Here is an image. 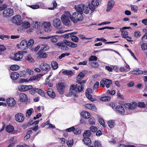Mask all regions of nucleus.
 Segmentation results:
<instances>
[{
    "mask_svg": "<svg viewBox=\"0 0 147 147\" xmlns=\"http://www.w3.org/2000/svg\"><path fill=\"white\" fill-rule=\"evenodd\" d=\"M71 15L68 11H65L64 14L63 15L61 18L63 23L65 25L69 26L71 25V22L69 20Z\"/></svg>",
    "mask_w": 147,
    "mask_h": 147,
    "instance_id": "f257e3e1",
    "label": "nucleus"
},
{
    "mask_svg": "<svg viewBox=\"0 0 147 147\" xmlns=\"http://www.w3.org/2000/svg\"><path fill=\"white\" fill-rule=\"evenodd\" d=\"M83 19L82 13L80 11H77L73 13L71 18V20L74 23H76L78 21H81Z\"/></svg>",
    "mask_w": 147,
    "mask_h": 147,
    "instance_id": "f03ea898",
    "label": "nucleus"
},
{
    "mask_svg": "<svg viewBox=\"0 0 147 147\" xmlns=\"http://www.w3.org/2000/svg\"><path fill=\"white\" fill-rule=\"evenodd\" d=\"M75 8L76 11H80V13L84 12L85 14H88L89 13V9L88 7L83 4H80L75 6Z\"/></svg>",
    "mask_w": 147,
    "mask_h": 147,
    "instance_id": "7ed1b4c3",
    "label": "nucleus"
},
{
    "mask_svg": "<svg viewBox=\"0 0 147 147\" xmlns=\"http://www.w3.org/2000/svg\"><path fill=\"white\" fill-rule=\"evenodd\" d=\"M42 26L44 30L46 32H49L51 30L52 27L51 24L50 22H44L42 24Z\"/></svg>",
    "mask_w": 147,
    "mask_h": 147,
    "instance_id": "20e7f679",
    "label": "nucleus"
},
{
    "mask_svg": "<svg viewBox=\"0 0 147 147\" xmlns=\"http://www.w3.org/2000/svg\"><path fill=\"white\" fill-rule=\"evenodd\" d=\"M13 13V11L11 8H7L4 10L3 12V15L5 18H8L11 16Z\"/></svg>",
    "mask_w": 147,
    "mask_h": 147,
    "instance_id": "39448f33",
    "label": "nucleus"
},
{
    "mask_svg": "<svg viewBox=\"0 0 147 147\" xmlns=\"http://www.w3.org/2000/svg\"><path fill=\"white\" fill-rule=\"evenodd\" d=\"M53 25L56 28L61 29L62 28L61 22L59 18H56L53 21Z\"/></svg>",
    "mask_w": 147,
    "mask_h": 147,
    "instance_id": "423d86ee",
    "label": "nucleus"
},
{
    "mask_svg": "<svg viewBox=\"0 0 147 147\" xmlns=\"http://www.w3.org/2000/svg\"><path fill=\"white\" fill-rule=\"evenodd\" d=\"M21 18L20 16L17 15L13 17L11 20L13 23L17 25H20L22 23Z\"/></svg>",
    "mask_w": 147,
    "mask_h": 147,
    "instance_id": "0eeeda50",
    "label": "nucleus"
},
{
    "mask_svg": "<svg viewBox=\"0 0 147 147\" xmlns=\"http://www.w3.org/2000/svg\"><path fill=\"white\" fill-rule=\"evenodd\" d=\"M67 40H65L63 42L57 43L56 45L62 50L67 51L69 49V48L67 46Z\"/></svg>",
    "mask_w": 147,
    "mask_h": 147,
    "instance_id": "6e6552de",
    "label": "nucleus"
},
{
    "mask_svg": "<svg viewBox=\"0 0 147 147\" xmlns=\"http://www.w3.org/2000/svg\"><path fill=\"white\" fill-rule=\"evenodd\" d=\"M70 89L71 91H72L69 92L68 94V96H73L75 97H76L77 93H76V86L73 84L71 85Z\"/></svg>",
    "mask_w": 147,
    "mask_h": 147,
    "instance_id": "1a4fd4ad",
    "label": "nucleus"
},
{
    "mask_svg": "<svg viewBox=\"0 0 147 147\" xmlns=\"http://www.w3.org/2000/svg\"><path fill=\"white\" fill-rule=\"evenodd\" d=\"M24 115L21 113H18L15 115V119L17 121L22 123L24 120Z\"/></svg>",
    "mask_w": 147,
    "mask_h": 147,
    "instance_id": "9d476101",
    "label": "nucleus"
},
{
    "mask_svg": "<svg viewBox=\"0 0 147 147\" xmlns=\"http://www.w3.org/2000/svg\"><path fill=\"white\" fill-rule=\"evenodd\" d=\"M65 85L64 83L62 82L58 83L57 86L58 92L61 94H62L64 92Z\"/></svg>",
    "mask_w": 147,
    "mask_h": 147,
    "instance_id": "9b49d317",
    "label": "nucleus"
},
{
    "mask_svg": "<svg viewBox=\"0 0 147 147\" xmlns=\"http://www.w3.org/2000/svg\"><path fill=\"white\" fill-rule=\"evenodd\" d=\"M28 47L27 40H22L20 43V48L21 50L25 52Z\"/></svg>",
    "mask_w": 147,
    "mask_h": 147,
    "instance_id": "f8f14e48",
    "label": "nucleus"
},
{
    "mask_svg": "<svg viewBox=\"0 0 147 147\" xmlns=\"http://www.w3.org/2000/svg\"><path fill=\"white\" fill-rule=\"evenodd\" d=\"M40 68L43 71H48L50 69V65L46 63L42 62L40 65Z\"/></svg>",
    "mask_w": 147,
    "mask_h": 147,
    "instance_id": "ddd939ff",
    "label": "nucleus"
},
{
    "mask_svg": "<svg viewBox=\"0 0 147 147\" xmlns=\"http://www.w3.org/2000/svg\"><path fill=\"white\" fill-rule=\"evenodd\" d=\"M137 104L135 102H132L131 104L130 103H126L124 104L125 108L129 110L133 109L137 107Z\"/></svg>",
    "mask_w": 147,
    "mask_h": 147,
    "instance_id": "4468645a",
    "label": "nucleus"
},
{
    "mask_svg": "<svg viewBox=\"0 0 147 147\" xmlns=\"http://www.w3.org/2000/svg\"><path fill=\"white\" fill-rule=\"evenodd\" d=\"M76 130L74 126H72L71 127L68 128L66 129L65 130L66 132H73L74 134H80L81 133V130L78 129Z\"/></svg>",
    "mask_w": 147,
    "mask_h": 147,
    "instance_id": "2eb2a0df",
    "label": "nucleus"
},
{
    "mask_svg": "<svg viewBox=\"0 0 147 147\" xmlns=\"http://www.w3.org/2000/svg\"><path fill=\"white\" fill-rule=\"evenodd\" d=\"M6 102L8 106L10 107H13L16 104V102L13 98H8Z\"/></svg>",
    "mask_w": 147,
    "mask_h": 147,
    "instance_id": "dca6fc26",
    "label": "nucleus"
},
{
    "mask_svg": "<svg viewBox=\"0 0 147 147\" xmlns=\"http://www.w3.org/2000/svg\"><path fill=\"white\" fill-rule=\"evenodd\" d=\"M23 57V55L20 51H18L14 54L13 59L15 61H19Z\"/></svg>",
    "mask_w": 147,
    "mask_h": 147,
    "instance_id": "f3484780",
    "label": "nucleus"
},
{
    "mask_svg": "<svg viewBox=\"0 0 147 147\" xmlns=\"http://www.w3.org/2000/svg\"><path fill=\"white\" fill-rule=\"evenodd\" d=\"M32 88V86H20L18 87L19 90L21 91H27Z\"/></svg>",
    "mask_w": 147,
    "mask_h": 147,
    "instance_id": "a211bd4d",
    "label": "nucleus"
},
{
    "mask_svg": "<svg viewBox=\"0 0 147 147\" xmlns=\"http://www.w3.org/2000/svg\"><path fill=\"white\" fill-rule=\"evenodd\" d=\"M10 76L13 80H16L19 78V74L18 72L14 71L11 73Z\"/></svg>",
    "mask_w": 147,
    "mask_h": 147,
    "instance_id": "6ab92c4d",
    "label": "nucleus"
},
{
    "mask_svg": "<svg viewBox=\"0 0 147 147\" xmlns=\"http://www.w3.org/2000/svg\"><path fill=\"white\" fill-rule=\"evenodd\" d=\"M117 111L121 114H123L125 112L124 108L121 105L117 106L116 107Z\"/></svg>",
    "mask_w": 147,
    "mask_h": 147,
    "instance_id": "aec40b11",
    "label": "nucleus"
},
{
    "mask_svg": "<svg viewBox=\"0 0 147 147\" xmlns=\"http://www.w3.org/2000/svg\"><path fill=\"white\" fill-rule=\"evenodd\" d=\"M19 99L21 102L25 101L28 100V97L25 94L21 93L19 95Z\"/></svg>",
    "mask_w": 147,
    "mask_h": 147,
    "instance_id": "412c9836",
    "label": "nucleus"
},
{
    "mask_svg": "<svg viewBox=\"0 0 147 147\" xmlns=\"http://www.w3.org/2000/svg\"><path fill=\"white\" fill-rule=\"evenodd\" d=\"M47 94L50 97L52 98H54L55 96V94L52 89L51 88L48 89L47 91Z\"/></svg>",
    "mask_w": 147,
    "mask_h": 147,
    "instance_id": "4be33fe9",
    "label": "nucleus"
},
{
    "mask_svg": "<svg viewBox=\"0 0 147 147\" xmlns=\"http://www.w3.org/2000/svg\"><path fill=\"white\" fill-rule=\"evenodd\" d=\"M114 3L112 1H108L107 8L106 10L107 11H109L112 9L114 5Z\"/></svg>",
    "mask_w": 147,
    "mask_h": 147,
    "instance_id": "5701e85b",
    "label": "nucleus"
},
{
    "mask_svg": "<svg viewBox=\"0 0 147 147\" xmlns=\"http://www.w3.org/2000/svg\"><path fill=\"white\" fill-rule=\"evenodd\" d=\"M33 90L36 92H37L38 94L42 96H45V92L40 89L37 88H34Z\"/></svg>",
    "mask_w": 147,
    "mask_h": 147,
    "instance_id": "b1692460",
    "label": "nucleus"
},
{
    "mask_svg": "<svg viewBox=\"0 0 147 147\" xmlns=\"http://www.w3.org/2000/svg\"><path fill=\"white\" fill-rule=\"evenodd\" d=\"M43 76L42 74H39L34 76L30 78V80H38L39 79Z\"/></svg>",
    "mask_w": 147,
    "mask_h": 147,
    "instance_id": "393cba45",
    "label": "nucleus"
},
{
    "mask_svg": "<svg viewBox=\"0 0 147 147\" xmlns=\"http://www.w3.org/2000/svg\"><path fill=\"white\" fill-rule=\"evenodd\" d=\"M85 107L87 109L92 110L96 109V107L94 105L92 104H86L85 105Z\"/></svg>",
    "mask_w": 147,
    "mask_h": 147,
    "instance_id": "a878e982",
    "label": "nucleus"
},
{
    "mask_svg": "<svg viewBox=\"0 0 147 147\" xmlns=\"http://www.w3.org/2000/svg\"><path fill=\"white\" fill-rule=\"evenodd\" d=\"M83 141L84 142V144H86V145H89L91 144V140L88 137H84Z\"/></svg>",
    "mask_w": 147,
    "mask_h": 147,
    "instance_id": "bb28decb",
    "label": "nucleus"
},
{
    "mask_svg": "<svg viewBox=\"0 0 147 147\" xmlns=\"http://www.w3.org/2000/svg\"><path fill=\"white\" fill-rule=\"evenodd\" d=\"M42 51H39L38 53V57L39 58H44L47 57L46 53H43Z\"/></svg>",
    "mask_w": 147,
    "mask_h": 147,
    "instance_id": "cd10ccee",
    "label": "nucleus"
},
{
    "mask_svg": "<svg viewBox=\"0 0 147 147\" xmlns=\"http://www.w3.org/2000/svg\"><path fill=\"white\" fill-rule=\"evenodd\" d=\"M81 115L84 118L86 119L88 118L90 116V113L86 111L82 112L81 113Z\"/></svg>",
    "mask_w": 147,
    "mask_h": 147,
    "instance_id": "c85d7f7f",
    "label": "nucleus"
},
{
    "mask_svg": "<svg viewBox=\"0 0 147 147\" xmlns=\"http://www.w3.org/2000/svg\"><path fill=\"white\" fill-rule=\"evenodd\" d=\"M104 80V84H105L106 88H108L109 87L110 85L112 83V81L110 80L107 79Z\"/></svg>",
    "mask_w": 147,
    "mask_h": 147,
    "instance_id": "c756f323",
    "label": "nucleus"
},
{
    "mask_svg": "<svg viewBox=\"0 0 147 147\" xmlns=\"http://www.w3.org/2000/svg\"><path fill=\"white\" fill-rule=\"evenodd\" d=\"M67 45L72 48H76L77 47V44L67 40Z\"/></svg>",
    "mask_w": 147,
    "mask_h": 147,
    "instance_id": "7c9ffc66",
    "label": "nucleus"
},
{
    "mask_svg": "<svg viewBox=\"0 0 147 147\" xmlns=\"http://www.w3.org/2000/svg\"><path fill=\"white\" fill-rule=\"evenodd\" d=\"M49 49V47L46 45H42L40 50L39 51L44 52L47 51Z\"/></svg>",
    "mask_w": 147,
    "mask_h": 147,
    "instance_id": "2f4dec72",
    "label": "nucleus"
},
{
    "mask_svg": "<svg viewBox=\"0 0 147 147\" xmlns=\"http://www.w3.org/2000/svg\"><path fill=\"white\" fill-rule=\"evenodd\" d=\"M30 23L27 21H24L22 25V28H27L30 26Z\"/></svg>",
    "mask_w": 147,
    "mask_h": 147,
    "instance_id": "473e14b6",
    "label": "nucleus"
},
{
    "mask_svg": "<svg viewBox=\"0 0 147 147\" xmlns=\"http://www.w3.org/2000/svg\"><path fill=\"white\" fill-rule=\"evenodd\" d=\"M14 129V127L13 126L9 125L7 126L6 130L9 133H10L13 132Z\"/></svg>",
    "mask_w": 147,
    "mask_h": 147,
    "instance_id": "72a5a7b5",
    "label": "nucleus"
},
{
    "mask_svg": "<svg viewBox=\"0 0 147 147\" xmlns=\"http://www.w3.org/2000/svg\"><path fill=\"white\" fill-rule=\"evenodd\" d=\"M84 72H82L79 74L77 78V81H80L84 77L85 73H84Z\"/></svg>",
    "mask_w": 147,
    "mask_h": 147,
    "instance_id": "f704fd0d",
    "label": "nucleus"
},
{
    "mask_svg": "<svg viewBox=\"0 0 147 147\" xmlns=\"http://www.w3.org/2000/svg\"><path fill=\"white\" fill-rule=\"evenodd\" d=\"M107 124L109 127L110 128H113L115 125V123L113 120H111L108 121Z\"/></svg>",
    "mask_w": 147,
    "mask_h": 147,
    "instance_id": "c9c22d12",
    "label": "nucleus"
},
{
    "mask_svg": "<svg viewBox=\"0 0 147 147\" xmlns=\"http://www.w3.org/2000/svg\"><path fill=\"white\" fill-rule=\"evenodd\" d=\"M84 88L83 86L81 85H78L76 84V93H77V92H80L82 91Z\"/></svg>",
    "mask_w": 147,
    "mask_h": 147,
    "instance_id": "e433bc0d",
    "label": "nucleus"
},
{
    "mask_svg": "<svg viewBox=\"0 0 147 147\" xmlns=\"http://www.w3.org/2000/svg\"><path fill=\"white\" fill-rule=\"evenodd\" d=\"M91 133V132L89 130L85 131L83 134V136L85 137H89L90 136Z\"/></svg>",
    "mask_w": 147,
    "mask_h": 147,
    "instance_id": "4c0bfd02",
    "label": "nucleus"
},
{
    "mask_svg": "<svg viewBox=\"0 0 147 147\" xmlns=\"http://www.w3.org/2000/svg\"><path fill=\"white\" fill-rule=\"evenodd\" d=\"M51 65L52 68L54 69H55L58 68V64L57 62L56 61H52L51 62Z\"/></svg>",
    "mask_w": 147,
    "mask_h": 147,
    "instance_id": "58836bf2",
    "label": "nucleus"
},
{
    "mask_svg": "<svg viewBox=\"0 0 147 147\" xmlns=\"http://www.w3.org/2000/svg\"><path fill=\"white\" fill-rule=\"evenodd\" d=\"M34 42V40L32 39L28 41V43H27L28 47L29 48H30L33 44Z\"/></svg>",
    "mask_w": 147,
    "mask_h": 147,
    "instance_id": "ea45409f",
    "label": "nucleus"
},
{
    "mask_svg": "<svg viewBox=\"0 0 147 147\" xmlns=\"http://www.w3.org/2000/svg\"><path fill=\"white\" fill-rule=\"evenodd\" d=\"M62 73L66 75L72 76L73 74L72 71L71 70H65L62 71Z\"/></svg>",
    "mask_w": 147,
    "mask_h": 147,
    "instance_id": "a19ab883",
    "label": "nucleus"
},
{
    "mask_svg": "<svg viewBox=\"0 0 147 147\" xmlns=\"http://www.w3.org/2000/svg\"><path fill=\"white\" fill-rule=\"evenodd\" d=\"M90 65L92 67L95 68L98 67L99 65L98 62L95 61H93L90 63Z\"/></svg>",
    "mask_w": 147,
    "mask_h": 147,
    "instance_id": "79ce46f5",
    "label": "nucleus"
},
{
    "mask_svg": "<svg viewBox=\"0 0 147 147\" xmlns=\"http://www.w3.org/2000/svg\"><path fill=\"white\" fill-rule=\"evenodd\" d=\"M10 68L11 70H16L19 69V67L17 65H14L11 66Z\"/></svg>",
    "mask_w": 147,
    "mask_h": 147,
    "instance_id": "37998d69",
    "label": "nucleus"
},
{
    "mask_svg": "<svg viewBox=\"0 0 147 147\" xmlns=\"http://www.w3.org/2000/svg\"><path fill=\"white\" fill-rule=\"evenodd\" d=\"M120 30L121 31V35L124 38H126L127 37L128 32L127 31L123 30L121 28H120Z\"/></svg>",
    "mask_w": 147,
    "mask_h": 147,
    "instance_id": "c03bdc74",
    "label": "nucleus"
},
{
    "mask_svg": "<svg viewBox=\"0 0 147 147\" xmlns=\"http://www.w3.org/2000/svg\"><path fill=\"white\" fill-rule=\"evenodd\" d=\"M98 117L99 119L98 121L99 123L100 124L102 125L103 127H105V125L104 121L103 119L102 118H100L99 116H98Z\"/></svg>",
    "mask_w": 147,
    "mask_h": 147,
    "instance_id": "a18cd8bd",
    "label": "nucleus"
},
{
    "mask_svg": "<svg viewBox=\"0 0 147 147\" xmlns=\"http://www.w3.org/2000/svg\"><path fill=\"white\" fill-rule=\"evenodd\" d=\"M94 147H101V144L100 142L98 140H95L94 142Z\"/></svg>",
    "mask_w": 147,
    "mask_h": 147,
    "instance_id": "49530a36",
    "label": "nucleus"
},
{
    "mask_svg": "<svg viewBox=\"0 0 147 147\" xmlns=\"http://www.w3.org/2000/svg\"><path fill=\"white\" fill-rule=\"evenodd\" d=\"M91 3H92V5H93L95 7L98 6L99 4V1L97 0H93Z\"/></svg>",
    "mask_w": 147,
    "mask_h": 147,
    "instance_id": "de8ad7c7",
    "label": "nucleus"
},
{
    "mask_svg": "<svg viewBox=\"0 0 147 147\" xmlns=\"http://www.w3.org/2000/svg\"><path fill=\"white\" fill-rule=\"evenodd\" d=\"M71 39L74 42H77L78 41V38L75 36L72 35L71 37Z\"/></svg>",
    "mask_w": 147,
    "mask_h": 147,
    "instance_id": "09e8293b",
    "label": "nucleus"
},
{
    "mask_svg": "<svg viewBox=\"0 0 147 147\" xmlns=\"http://www.w3.org/2000/svg\"><path fill=\"white\" fill-rule=\"evenodd\" d=\"M86 95L87 97L88 98V99L91 101H93L95 100L94 99L92 98V96L91 94H90L88 93H86Z\"/></svg>",
    "mask_w": 147,
    "mask_h": 147,
    "instance_id": "8fccbe9b",
    "label": "nucleus"
},
{
    "mask_svg": "<svg viewBox=\"0 0 147 147\" xmlns=\"http://www.w3.org/2000/svg\"><path fill=\"white\" fill-rule=\"evenodd\" d=\"M67 146L69 147H71L73 144L74 141L73 139L67 141L66 142Z\"/></svg>",
    "mask_w": 147,
    "mask_h": 147,
    "instance_id": "3c124183",
    "label": "nucleus"
},
{
    "mask_svg": "<svg viewBox=\"0 0 147 147\" xmlns=\"http://www.w3.org/2000/svg\"><path fill=\"white\" fill-rule=\"evenodd\" d=\"M88 6L89 7V9H90L91 11H94V10L95 9V6H94L93 5H92L91 3H89L88 4Z\"/></svg>",
    "mask_w": 147,
    "mask_h": 147,
    "instance_id": "603ef678",
    "label": "nucleus"
},
{
    "mask_svg": "<svg viewBox=\"0 0 147 147\" xmlns=\"http://www.w3.org/2000/svg\"><path fill=\"white\" fill-rule=\"evenodd\" d=\"M33 111V109L30 108L29 110H28L27 112H26V116H30L31 114L32 111Z\"/></svg>",
    "mask_w": 147,
    "mask_h": 147,
    "instance_id": "864d4df0",
    "label": "nucleus"
},
{
    "mask_svg": "<svg viewBox=\"0 0 147 147\" xmlns=\"http://www.w3.org/2000/svg\"><path fill=\"white\" fill-rule=\"evenodd\" d=\"M26 59L30 62H32L34 61V59L30 55L26 56Z\"/></svg>",
    "mask_w": 147,
    "mask_h": 147,
    "instance_id": "5fc2aeb1",
    "label": "nucleus"
},
{
    "mask_svg": "<svg viewBox=\"0 0 147 147\" xmlns=\"http://www.w3.org/2000/svg\"><path fill=\"white\" fill-rule=\"evenodd\" d=\"M90 125H94L95 124V120L94 118H90L88 121Z\"/></svg>",
    "mask_w": 147,
    "mask_h": 147,
    "instance_id": "6e6d98bb",
    "label": "nucleus"
},
{
    "mask_svg": "<svg viewBox=\"0 0 147 147\" xmlns=\"http://www.w3.org/2000/svg\"><path fill=\"white\" fill-rule=\"evenodd\" d=\"M143 73V71L141 70H136L133 72V74L140 75Z\"/></svg>",
    "mask_w": 147,
    "mask_h": 147,
    "instance_id": "4d7b16f0",
    "label": "nucleus"
},
{
    "mask_svg": "<svg viewBox=\"0 0 147 147\" xmlns=\"http://www.w3.org/2000/svg\"><path fill=\"white\" fill-rule=\"evenodd\" d=\"M131 7L132 11L135 12L137 13L138 9L137 6L134 5H131Z\"/></svg>",
    "mask_w": 147,
    "mask_h": 147,
    "instance_id": "13d9d810",
    "label": "nucleus"
},
{
    "mask_svg": "<svg viewBox=\"0 0 147 147\" xmlns=\"http://www.w3.org/2000/svg\"><path fill=\"white\" fill-rule=\"evenodd\" d=\"M97 58L96 56L92 55L89 58V60L90 61H96L97 60Z\"/></svg>",
    "mask_w": 147,
    "mask_h": 147,
    "instance_id": "bf43d9fd",
    "label": "nucleus"
},
{
    "mask_svg": "<svg viewBox=\"0 0 147 147\" xmlns=\"http://www.w3.org/2000/svg\"><path fill=\"white\" fill-rule=\"evenodd\" d=\"M51 41L53 42H55L58 41V38L54 37L51 36V38H50Z\"/></svg>",
    "mask_w": 147,
    "mask_h": 147,
    "instance_id": "052dcab7",
    "label": "nucleus"
},
{
    "mask_svg": "<svg viewBox=\"0 0 147 147\" xmlns=\"http://www.w3.org/2000/svg\"><path fill=\"white\" fill-rule=\"evenodd\" d=\"M26 71L27 72V73L29 75H31L33 74V73H34L33 71L30 69L28 68L26 69Z\"/></svg>",
    "mask_w": 147,
    "mask_h": 147,
    "instance_id": "680f3d73",
    "label": "nucleus"
},
{
    "mask_svg": "<svg viewBox=\"0 0 147 147\" xmlns=\"http://www.w3.org/2000/svg\"><path fill=\"white\" fill-rule=\"evenodd\" d=\"M138 106L140 107H145V105L144 102H138Z\"/></svg>",
    "mask_w": 147,
    "mask_h": 147,
    "instance_id": "e2e57ef3",
    "label": "nucleus"
},
{
    "mask_svg": "<svg viewBox=\"0 0 147 147\" xmlns=\"http://www.w3.org/2000/svg\"><path fill=\"white\" fill-rule=\"evenodd\" d=\"M6 49V48L3 45H0V52L3 51Z\"/></svg>",
    "mask_w": 147,
    "mask_h": 147,
    "instance_id": "0e129e2a",
    "label": "nucleus"
},
{
    "mask_svg": "<svg viewBox=\"0 0 147 147\" xmlns=\"http://www.w3.org/2000/svg\"><path fill=\"white\" fill-rule=\"evenodd\" d=\"M52 3L53 4V7L49 8V9H53L57 6V4L55 1H53L52 2Z\"/></svg>",
    "mask_w": 147,
    "mask_h": 147,
    "instance_id": "69168bd1",
    "label": "nucleus"
},
{
    "mask_svg": "<svg viewBox=\"0 0 147 147\" xmlns=\"http://www.w3.org/2000/svg\"><path fill=\"white\" fill-rule=\"evenodd\" d=\"M90 130L93 132H95L97 130V129L96 127L92 126L90 127Z\"/></svg>",
    "mask_w": 147,
    "mask_h": 147,
    "instance_id": "338daca9",
    "label": "nucleus"
},
{
    "mask_svg": "<svg viewBox=\"0 0 147 147\" xmlns=\"http://www.w3.org/2000/svg\"><path fill=\"white\" fill-rule=\"evenodd\" d=\"M141 48L143 50L147 49V45L146 44L144 43L142 45Z\"/></svg>",
    "mask_w": 147,
    "mask_h": 147,
    "instance_id": "774afa93",
    "label": "nucleus"
}]
</instances>
